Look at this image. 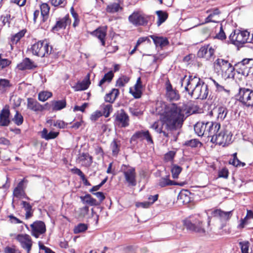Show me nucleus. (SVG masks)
Instances as JSON below:
<instances>
[{"label":"nucleus","mask_w":253,"mask_h":253,"mask_svg":"<svg viewBox=\"0 0 253 253\" xmlns=\"http://www.w3.org/2000/svg\"><path fill=\"white\" fill-rule=\"evenodd\" d=\"M187 109V106H178L172 103L166 106L165 111L161 115L162 127L158 128V124L155 122L152 127L158 132L163 133L166 137H170L173 131L177 130L182 127L184 115L188 116L190 112Z\"/></svg>","instance_id":"obj_1"},{"label":"nucleus","mask_w":253,"mask_h":253,"mask_svg":"<svg viewBox=\"0 0 253 253\" xmlns=\"http://www.w3.org/2000/svg\"><path fill=\"white\" fill-rule=\"evenodd\" d=\"M215 38L222 41L225 40L226 36L223 30L222 26H220V31L219 33L216 35Z\"/></svg>","instance_id":"obj_61"},{"label":"nucleus","mask_w":253,"mask_h":253,"mask_svg":"<svg viewBox=\"0 0 253 253\" xmlns=\"http://www.w3.org/2000/svg\"><path fill=\"white\" fill-rule=\"evenodd\" d=\"M184 225L188 229L192 231L199 233H205L202 221L200 217L194 219H186L184 221Z\"/></svg>","instance_id":"obj_11"},{"label":"nucleus","mask_w":253,"mask_h":253,"mask_svg":"<svg viewBox=\"0 0 253 253\" xmlns=\"http://www.w3.org/2000/svg\"><path fill=\"white\" fill-rule=\"evenodd\" d=\"M185 144L191 147H198L199 145H201V143L197 139H191L185 142Z\"/></svg>","instance_id":"obj_58"},{"label":"nucleus","mask_w":253,"mask_h":253,"mask_svg":"<svg viewBox=\"0 0 253 253\" xmlns=\"http://www.w3.org/2000/svg\"><path fill=\"white\" fill-rule=\"evenodd\" d=\"M120 171L123 173L126 183L129 186L136 185L137 174L135 168L128 165H123Z\"/></svg>","instance_id":"obj_4"},{"label":"nucleus","mask_w":253,"mask_h":253,"mask_svg":"<svg viewBox=\"0 0 253 253\" xmlns=\"http://www.w3.org/2000/svg\"><path fill=\"white\" fill-rule=\"evenodd\" d=\"M78 160L85 166H89L92 162V158L88 153H83L79 154Z\"/></svg>","instance_id":"obj_30"},{"label":"nucleus","mask_w":253,"mask_h":253,"mask_svg":"<svg viewBox=\"0 0 253 253\" xmlns=\"http://www.w3.org/2000/svg\"><path fill=\"white\" fill-rule=\"evenodd\" d=\"M66 102L64 100L52 101V110H60L66 107Z\"/></svg>","instance_id":"obj_39"},{"label":"nucleus","mask_w":253,"mask_h":253,"mask_svg":"<svg viewBox=\"0 0 253 253\" xmlns=\"http://www.w3.org/2000/svg\"><path fill=\"white\" fill-rule=\"evenodd\" d=\"M16 239L20 243L22 248L26 250L27 253H30L33 245V241L30 235L19 234L17 236Z\"/></svg>","instance_id":"obj_13"},{"label":"nucleus","mask_w":253,"mask_h":253,"mask_svg":"<svg viewBox=\"0 0 253 253\" xmlns=\"http://www.w3.org/2000/svg\"><path fill=\"white\" fill-rule=\"evenodd\" d=\"M232 134L231 131L223 127L215 136L211 138V141L216 144L224 146L232 142Z\"/></svg>","instance_id":"obj_6"},{"label":"nucleus","mask_w":253,"mask_h":253,"mask_svg":"<svg viewBox=\"0 0 253 253\" xmlns=\"http://www.w3.org/2000/svg\"><path fill=\"white\" fill-rule=\"evenodd\" d=\"M25 182L24 179L20 181L17 187L13 190V194L14 197L18 198H22L26 197L25 193L24 192L23 185Z\"/></svg>","instance_id":"obj_26"},{"label":"nucleus","mask_w":253,"mask_h":253,"mask_svg":"<svg viewBox=\"0 0 253 253\" xmlns=\"http://www.w3.org/2000/svg\"><path fill=\"white\" fill-rule=\"evenodd\" d=\"M239 73L248 76L253 74V58H245L235 64Z\"/></svg>","instance_id":"obj_8"},{"label":"nucleus","mask_w":253,"mask_h":253,"mask_svg":"<svg viewBox=\"0 0 253 253\" xmlns=\"http://www.w3.org/2000/svg\"><path fill=\"white\" fill-rule=\"evenodd\" d=\"M211 214L219 219L221 221L229 220L233 215V211H224L221 209H215L211 212Z\"/></svg>","instance_id":"obj_18"},{"label":"nucleus","mask_w":253,"mask_h":253,"mask_svg":"<svg viewBox=\"0 0 253 253\" xmlns=\"http://www.w3.org/2000/svg\"><path fill=\"white\" fill-rule=\"evenodd\" d=\"M113 77L114 74L112 71L108 72L105 74L103 78L100 81L98 85L102 86L105 83H109L112 81Z\"/></svg>","instance_id":"obj_45"},{"label":"nucleus","mask_w":253,"mask_h":253,"mask_svg":"<svg viewBox=\"0 0 253 253\" xmlns=\"http://www.w3.org/2000/svg\"><path fill=\"white\" fill-rule=\"evenodd\" d=\"M214 68L218 73L221 72V75L224 79L233 77L234 68L227 60L221 58H217L213 63Z\"/></svg>","instance_id":"obj_3"},{"label":"nucleus","mask_w":253,"mask_h":253,"mask_svg":"<svg viewBox=\"0 0 253 253\" xmlns=\"http://www.w3.org/2000/svg\"><path fill=\"white\" fill-rule=\"evenodd\" d=\"M207 13L209 14L208 16L205 19V23L209 22H218L219 20V10L217 8L209 9L207 11Z\"/></svg>","instance_id":"obj_19"},{"label":"nucleus","mask_w":253,"mask_h":253,"mask_svg":"<svg viewBox=\"0 0 253 253\" xmlns=\"http://www.w3.org/2000/svg\"><path fill=\"white\" fill-rule=\"evenodd\" d=\"M242 253H252V249H250V243L249 241H242L239 243Z\"/></svg>","instance_id":"obj_41"},{"label":"nucleus","mask_w":253,"mask_h":253,"mask_svg":"<svg viewBox=\"0 0 253 253\" xmlns=\"http://www.w3.org/2000/svg\"><path fill=\"white\" fill-rule=\"evenodd\" d=\"M214 48L210 44L205 45L200 48L198 52V56L209 60L214 55Z\"/></svg>","instance_id":"obj_16"},{"label":"nucleus","mask_w":253,"mask_h":253,"mask_svg":"<svg viewBox=\"0 0 253 253\" xmlns=\"http://www.w3.org/2000/svg\"><path fill=\"white\" fill-rule=\"evenodd\" d=\"M21 205L22 206V208L26 211V219H28L31 218L33 215V211L32 210V205H31L29 203L24 201L21 202Z\"/></svg>","instance_id":"obj_37"},{"label":"nucleus","mask_w":253,"mask_h":253,"mask_svg":"<svg viewBox=\"0 0 253 253\" xmlns=\"http://www.w3.org/2000/svg\"><path fill=\"white\" fill-rule=\"evenodd\" d=\"M41 133L42 138L46 140L54 139L59 135L58 132L51 131L49 132H48L47 129L45 128L43 129Z\"/></svg>","instance_id":"obj_33"},{"label":"nucleus","mask_w":253,"mask_h":253,"mask_svg":"<svg viewBox=\"0 0 253 253\" xmlns=\"http://www.w3.org/2000/svg\"><path fill=\"white\" fill-rule=\"evenodd\" d=\"M92 35L100 40L103 46L105 45V38L106 36V30L105 29L102 28H98L93 32Z\"/></svg>","instance_id":"obj_31"},{"label":"nucleus","mask_w":253,"mask_h":253,"mask_svg":"<svg viewBox=\"0 0 253 253\" xmlns=\"http://www.w3.org/2000/svg\"><path fill=\"white\" fill-rule=\"evenodd\" d=\"M31 228V235L38 238L41 235L46 232V226L44 223L42 221H36L30 225Z\"/></svg>","instance_id":"obj_12"},{"label":"nucleus","mask_w":253,"mask_h":253,"mask_svg":"<svg viewBox=\"0 0 253 253\" xmlns=\"http://www.w3.org/2000/svg\"><path fill=\"white\" fill-rule=\"evenodd\" d=\"M237 99L244 106L253 107V90L246 88H240Z\"/></svg>","instance_id":"obj_7"},{"label":"nucleus","mask_w":253,"mask_h":253,"mask_svg":"<svg viewBox=\"0 0 253 253\" xmlns=\"http://www.w3.org/2000/svg\"><path fill=\"white\" fill-rule=\"evenodd\" d=\"M88 105V104L86 103H84L82 106H75L73 109V110L74 112H76V111H81L82 112H84L85 109L86 108V107Z\"/></svg>","instance_id":"obj_64"},{"label":"nucleus","mask_w":253,"mask_h":253,"mask_svg":"<svg viewBox=\"0 0 253 253\" xmlns=\"http://www.w3.org/2000/svg\"><path fill=\"white\" fill-rule=\"evenodd\" d=\"M129 81V78L126 76H124L120 78L116 82V86L119 87L124 86Z\"/></svg>","instance_id":"obj_51"},{"label":"nucleus","mask_w":253,"mask_h":253,"mask_svg":"<svg viewBox=\"0 0 253 253\" xmlns=\"http://www.w3.org/2000/svg\"><path fill=\"white\" fill-rule=\"evenodd\" d=\"M9 86V82L5 79L0 80V92H3L6 88Z\"/></svg>","instance_id":"obj_55"},{"label":"nucleus","mask_w":253,"mask_h":253,"mask_svg":"<svg viewBox=\"0 0 253 253\" xmlns=\"http://www.w3.org/2000/svg\"><path fill=\"white\" fill-rule=\"evenodd\" d=\"M169 175H166L159 179L158 185L161 187H164L168 186L176 185L177 183L169 179Z\"/></svg>","instance_id":"obj_34"},{"label":"nucleus","mask_w":253,"mask_h":253,"mask_svg":"<svg viewBox=\"0 0 253 253\" xmlns=\"http://www.w3.org/2000/svg\"><path fill=\"white\" fill-rule=\"evenodd\" d=\"M119 94V90L118 89L114 88L111 92L107 94L105 96V101L106 102L112 103L116 100Z\"/></svg>","instance_id":"obj_36"},{"label":"nucleus","mask_w":253,"mask_h":253,"mask_svg":"<svg viewBox=\"0 0 253 253\" xmlns=\"http://www.w3.org/2000/svg\"><path fill=\"white\" fill-rule=\"evenodd\" d=\"M166 97L170 100H177L179 98V95L178 92L173 89L171 84L169 81H168L166 84Z\"/></svg>","instance_id":"obj_20"},{"label":"nucleus","mask_w":253,"mask_h":253,"mask_svg":"<svg viewBox=\"0 0 253 253\" xmlns=\"http://www.w3.org/2000/svg\"><path fill=\"white\" fill-rule=\"evenodd\" d=\"M102 115H103L100 111H96L91 115L90 119L92 121H95Z\"/></svg>","instance_id":"obj_63"},{"label":"nucleus","mask_w":253,"mask_h":253,"mask_svg":"<svg viewBox=\"0 0 253 253\" xmlns=\"http://www.w3.org/2000/svg\"><path fill=\"white\" fill-rule=\"evenodd\" d=\"M41 16L42 17V21L45 22L48 17L50 7L46 3H43L40 5Z\"/></svg>","instance_id":"obj_32"},{"label":"nucleus","mask_w":253,"mask_h":253,"mask_svg":"<svg viewBox=\"0 0 253 253\" xmlns=\"http://www.w3.org/2000/svg\"><path fill=\"white\" fill-rule=\"evenodd\" d=\"M210 80L212 82V83L215 86L216 88V91H219V92L225 91L228 94H229V92H230V91L229 90L225 89L223 85H222L221 84H219L217 82H216L214 80H213L211 78H210Z\"/></svg>","instance_id":"obj_49"},{"label":"nucleus","mask_w":253,"mask_h":253,"mask_svg":"<svg viewBox=\"0 0 253 253\" xmlns=\"http://www.w3.org/2000/svg\"><path fill=\"white\" fill-rule=\"evenodd\" d=\"M228 176V170L226 168H223L218 171V177L227 178Z\"/></svg>","instance_id":"obj_60"},{"label":"nucleus","mask_w":253,"mask_h":253,"mask_svg":"<svg viewBox=\"0 0 253 253\" xmlns=\"http://www.w3.org/2000/svg\"><path fill=\"white\" fill-rule=\"evenodd\" d=\"M27 108L33 111H42L43 110V106L35 99L29 98L27 99Z\"/></svg>","instance_id":"obj_24"},{"label":"nucleus","mask_w":253,"mask_h":253,"mask_svg":"<svg viewBox=\"0 0 253 253\" xmlns=\"http://www.w3.org/2000/svg\"><path fill=\"white\" fill-rule=\"evenodd\" d=\"M90 84L89 75L88 74L83 81L78 82L72 87L75 91L84 90L88 87Z\"/></svg>","instance_id":"obj_23"},{"label":"nucleus","mask_w":253,"mask_h":253,"mask_svg":"<svg viewBox=\"0 0 253 253\" xmlns=\"http://www.w3.org/2000/svg\"><path fill=\"white\" fill-rule=\"evenodd\" d=\"M71 23L68 15L59 19L56 23V24L52 27V31L53 32L58 31L61 29H65L66 26Z\"/></svg>","instance_id":"obj_21"},{"label":"nucleus","mask_w":253,"mask_h":253,"mask_svg":"<svg viewBox=\"0 0 253 253\" xmlns=\"http://www.w3.org/2000/svg\"><path fill=\"white\" fill-rule=\"evenodd\" d=\"M221 129L220 125L216 122H208V128L206 131L207 136L213 138L216 135L219 130Z\"/></svg>","instance_id":"obj_17"},{"label":"nucleus","mask_w":253,"mask_h":253,"mask_svg":"<svg viewBox=\"0 0 253 253\" xmlns=\"http://www.w3.org/2000/svg\"><path fill=\"white\" fill-rule=\"evenodd\" d=\"M156 13L158 17L157 24L159 26L167 20L168 15L167 12L162 10L157 11Z\"/></svg>","instance_id":"obj_42"},{"label":"nucleus","mask_w":253,"mask_h":253,"mask_svg":"<svg viewBox=\"0 0 253 253\" xmlns=\"http://www.w3.org/2000/svg\"><path fill=\"white\" fill-rule=\"evenodd\" d=\"M129 92L135 98H139L142 94L141 90L134 89L131 87L129 88Z\"/></svg>","instance_id":"obj_57"},{"label":"nucleus","mask_w":253,"mask_h":253,"mask_svg":"<svg viewBox=\"0 0 253 253\" xmlns=\"http://www.w3.org/2000/svg\"><path fill=\"white\" fill-rule=\"evenodd\" d=\"M182 170V168L177 165H173L171 169L172 176L173 178H177Z\"/></svg>","instance_id":"obj_47"},{"label":"nucleus","mask_w":253,"mask_h":253,"mask_svg":"<svg viewBox=\"0 0 253 253\" xmlns=\"http://www.w3.org/2000/svg\"><path fill=\"white\" fill-rule=\"evenodd\" d=\"M150 37L153 40L156 46H159L161 48H163L169 43V41L167 38L159 37L155 35H151Z\"/></svg>","instance_id":"obj_27"},{"label":"nucleus","mask_w":253,"mask_h":253,"mask_svg":"<svg viewBox=\"0 0 253 253\" xmlns=\"http://www.w3.org/2000/svg\"><path fill=\"white\" fill-rule=\"evenodd\" d=\"M31 49L34 55L43 57L50 54L52 47H49L46 41H40L32 45Z\"/></svg>","instance_id":"obj_5"},{"label":"nucleus","mask_w":253,"mask_h":253,"mask_svg":"<svg viewBox=\"0 0 253 253\" xmlns=\"http://www.w3.org/2000/svg\"><path fill=\"white\" fill-rule=\"evenodd\" d=\"M158 195L156 194L153 196H150L148 200L150 202L142 203L140 204L143 208H148L151 204H153L155 201L158 200Z\"/></svg>","instance_id":"obj_48"},{"label":"nucleus","mask_w":253,"mask_h":253,"mask_svg":"<svg viewBox=\"0 0 253 253\" xmlns=\"http://www.w3.org/2000/svg\"><path fill=\"white\" fill-rule=\"evenodd\" d=\"M175 155V152L170 151L166 153L165 155V160L167 162L171 161L173 160Z\"/></svg>","instance_id":"obj_59"},{"label":"nucleus","mask_w":253,"mask_h":253,"mask_svg":"<svg viewBox=\"0 0 253 253\" xmlns=\"http://www.w3.org/2000/svg\"><path fill=\"white\" fill-rule=\"evenodd\" d=\"M52 94L51 92L47 91H41L39 93L38 99L39 100L44 102L51 97Z\"/></svg>","instance_id":"obj_46"},{"label":"nucleus","mask_w":253,"mask_h":253,"mask_svg":"<svg viewBox=\"0 0 253 253\" xmlns=\"http://www.w3.org/2000/svg\"><path fill=\"white\" fill-rule=\"evenodd\" d=\"M181 87L191 97L202 100L207 98L209 90L208 85L196 76H184L180 79Z\"/></svg>","instance_id":"obj_2"},{"label":"nucleus","mask_w":253,"mask_h":253,"mask_svg":"<svg viewBox=\"0 0 253 253\" xmlns=\"http://www.w3.org/2000/svg\"><path fill=\"white\" fill-rule=\"evenodd\" d=\"M10 112L8 109H3L0 113V126H7L9 124Z\"/></svg>","instance_id":"obj_29"},{"label":"nucleus","mask_w":253,"mask_h":253,"mask_svg":"<svg viewBox=\"0 0 253 253\" xmlns=\"http://www.w3.org/2000/svg\"><path fill=\"white\" fill-rule=\"evenodd\" d=\"M80 199L83 204H87L90 206H97L100 205V203L89 194L81 196Z\"/></svg>","instance_id":"obj_28"},{"label":"nucleus","mask_w":253,"mask_h":253,"mask_svg":"<svg viewBox=\"0 0 253 253\" xmlns=\"http://www.w3.org/2000/svg\"><path fill=\"white\" fill-rule=\"evenodd\" d=\"M111 148L114 155H117L120 151V144L116 140L111 144Z\"/></svg>","instance_id":"obj_53"},{"label":"nucleus","mask_w":253,"mask_h":253,"mask_svg":"<svg viewBox=\"0 0 253 253\" xmlns=\"http://www.w3.org/2000/svg\"><path fill=\"white\" fill-rule=\"evenodd\" d=\"M249 36V33L247 31L235 30L230 34L229 39L233 44L239 46L246 42H250L248 41Z\"/></svg>","instance_id":"obj_10"},{"label":"nucleus","mask_w":253,"mask_h":253,"mask_svg":"<svg viewBox=\"0 0 253 253\" xmlns=\"http://www.w3.org/2000/svg\"><path fill=\"white\" fill-rule=\"evenodd\" d=\"M49 1L55 7H63L67 3L66 0H49Z\"/></svg>","instance_id":"obj_50"},{"label":"nucleus","mask_w":253,"mask_h":253,"mask_svg":"<svg viewBox=\"0 0 253 253\" xmlns=\"http://www.w3.org/2000/svg\"><path fill=\"white\" fill-rule=\"evenodd\" d=\"M4 253H21L20 251L14 247H7L4 249Z\"/></svg>","instance_id":"obj_62"},{"label":"nucleus","mask_w":253,"mask_h":253,"mask_svg":"<svg viewBox=\"0 0 253 253\" xmlns=\"http://www.w3.org/2000/svg\"><path fill=\"white\" fill-rule=\"evenodd\" d=\"M101 108L102 110V115L106 118L108 117L113 111L112 105L111 104H103L101 106Z\"/></svg>","instance_id":"obj_44"},{"label":"nucleus","mask_w":253,"mask_h":253,"mask_svg":"<svg viewBox=\"0 0 253 253\" xmlns=\"http://www.w3.org/2000/svg\"><path fill=\"white\" fill-rule=\"evenodd\" d=\"M208 128V122H198L194 126V130L199 136L205 135Z\"/></svg>","instance_id":"obj_25"},{"label":"nucleus","mask_w":253,"mask_h":253,"mask_svg":"<svg viewBox=\"0 0 253 253\" xmlns=\"http://www.w3.org/2000/svg\"><path fill=\"white\" fill-rule=\"evenodd\" d=\"M89 207L87 206L81 208L78 210L79 215L80 217H84L88 214Z\"/></svg>","instance_id":"obj_56"},{"label":"nucleus","mask_w":253,"mask_h":253,"mask_svg":"<svg viewBox=\"0 0 253 253\" xmlns=\"http://www.w3.org/2000/svg\"><path fill=\"white\" fill-rule=\"evenodd\" d=\"M46 123L49 125V126L51 127V128H52V126H53L58 128H64L67 125V124L63 121L53 120L52 119L47 120L46 121Z\"/></svg>","instance_id":"obj_38"},{"label":"nucleus","mask_w":253,"mask_h":253,"mask_svg":"<svg viewBox=\"0 0 253 253\" xmlns=\"http://www.w3.org/2000/svg\"><path fill=\"white\" fill-rule=\"evenodd\" d=\"M25 34V32L24 30H22L11 36L9 40V44L11 47V49H12L13 45L16 44L24 36Z\"/></svg>","instance_id":"obj_35"},{"label":"nucleus","mask_w":253,"mask_h":253,"mask_svg":"<svg viewBox=\"0 0 253 253\" xmlns=\"http://www.w3.org/2000/svg\"><path fill=\"white\" fill-rule=\"evenodd\" d=\"M36 67L34 62L29 58H25L22 61L18 64L17 68L18 70L23 71L25 70H31Z\"/></svg>","instance_id":"obj_22"},{"label":"nucleus","mask_w":253,"mask_h":253,"mask_svg":"<svg viewBox=\"0 0 253 253\" xmlns=\"http://www.w3.org/2000/svg\"><path fill=\"white\" fill-rule=\"evenodd\" d=\"M115 122L121 127H125L128 126L129 118L124 110H121L117 112L116 114Z\"/></svg>","instance_id":"obj_15"},{"label":"nucleus","mask_w":253,"mask_h":253,"mask_svg":"<svg viewBox=\"0 0 253 253\" xmlns=\"http://www.w3.org/2000/svg\"><path fill=\"white\" fill-rule=\"evenodd\" d=\"M122 8L118 3H112L108 4L106 8V10L108 13H114L122 10Z\"/></svg>","instance_id":"obj_40"},{"label":"nucleus","mask_w":253,"mask_h":253,"mask_svg":"<svg viewBox=\"0 0 253 253\" xmlns=\"http://www.w3.org/2000/svg\"><path fill=\"white\" fill-rule=\"evenodd\" d=\"M87 228L86 224L84 223H80L74 228V232L75 234L84 232Z\"/></svg>","instance_id":"obj_54"},{"label":"nucleus","mask_w":253,"mask_h":253,"mask_svg":"<svg viewBox=\"0 0 253 253\" xmlns=\"http://www.w3.org/2000/svg\"><path fill=\"white\" fill-rule=\"evenodd\" d=\"M149 19V16L140 11H134L128 17L129 22L135 26L147 25Z\"/></svg>","instance_id":"obj_9"},{"label":"nucleus","mask_w":253,"mask_h":253,"mask_svg":"<svg viewBox=\"0 0 253 253\" xmlns=\"http://www.w3.org/2000/svg\"><path fill=\"white\" fill-rule=\"evenodd\" d=\"M13 121L17 126H20L23 122V117L21 114H20L18 111H16V113L13 119Z\"/></svg>","instance_id":"obj_52"},{"label":"nucleus","mask_w":253,"mask_h":253,"mask_svg":"<svg viewBox=\"0 0 253 253\" xmlns=\"http://www.w3.org/2000/svg\"><path fill=\"white\" fill-rule=\"evenodd\" d=\"M137 139L143 140L146 139L148 143L153 144L152 138L148 130H140L136 131L130 138V141H135Z\"/></svg>","instance_id":"obj_14"},{"label":"nucleus","mask_w":253,"mask_h":253,"mask_svg":"<svg viewBox=\"0 0 253 253\" xmlns=\"http://www.w3.org/2000/svg\"><path fill=\"white\" fill-rule=\"evenodd\" d=\"M228 110L224 106H220L217 108V119L223 121L227 116Z\"/></svg>","instance_id":"obj_43"}]
</instances>
